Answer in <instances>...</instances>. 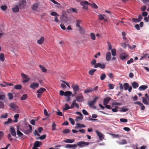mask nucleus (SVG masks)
Listing matches in <instances>:
<instances>
[{
  "label": "nucleus",
  "mask_w": 149,
  "mask_h": 149,
  "mask_svg": "<svg viewBox=\"0 0 149 149\" xmlns=\"http://www.w3.org/2000/svg\"><path fill=\"white\" fill-rule=\"evenodd\" d=\"M9 106L14 109H18V106L14 103H12L9 105Z\"/></svg>",
  "instance_id": "21"
},
{
  "label": "nucleus",
  "mask_w": 149,
  "mask_h": 149,
  "mask_svg": "<svg viewBox=\"0 0 149 149\" xmlns=\"http://www.w3.org/2000/svg\"><path fill=\"white\" fill-rule=\"evenodd\" d=\"M10 131L11 134L14 136H15L16 134L14 128L13 127H10Z\"/></svg>",
  "instance_id": "18"
},
{
  "label": "nucleus",
  "mask_w": 149,
  "mask_h": 149,
  "mask_svg": "<svg viewBox=\"0 0 149 149\" xmlns=\"http://www.w3.org/2000/svg\"><path fill=\"white\" fill-rule=\"evenodd\" d=\"M39 84L38 83H33L30 85V87L33 89H35L39 87Z\"/></svg>",
  "instance_id": "16"
},
{
  "label": "nucleus",
  "mask_w": 149,
  "mask_h": 149,
  "mask_svg": "<svg viewBox=\"0 0 149 149\" xmlns=\"http://www.w3.org/2000/svg\"><path fill=\"white\" fill-rule=\"evenodd\" d=\"M98 98V97H96L94 98L93 101H89L88 102L89 105L91 107H93L94 104L96 102Z\"/></svg>",
  "instance_id": "6"
},
{
  "label": "nucleus",
  "mask_w": 149,
  "mask_h": 149,
  "mask_svg": "<svg viewBox=\"0 0 149 149\" xmlns=\"http://www.w3.org/2000/svg\"><path fill=\"white\" fill-rule=\"evenodd\" d=\"M61 20L64 23H67L68 22V19L66 15L64 14H62V17Z\"/></svg>",
  "instance_id": "11"
},
{
  "label": "nucleus",
  "mask_w": 149,
  "mask_h": 149,
  "mask_svg": "<svg viewBox=\"0 0 149 149\" xmlns=\"http://www.w3.org/2000/svg\"><path fill=\"white\" fill-rule=\"evenodd\" d=\"M5 60L4 56L3 54L1 53L0 54V60L3 62Z\"/></svg>",
  "instance_id": "41"
},
{
  "label": "nucleus",
  "mask_w": 149,
  "mask_h": 149,
  "mask_svg": "<svg viewBox=\"0 0 149 149\" xmlns=\"http://www.w3.org/2000/svg\"><path fill=\"white\" fill-rule=\"evenodd\" d=\"M45 38L44 37L41 36L40 39L37 41V43L40 45L42 44L44 41Z\"/></svg>",
  "instance_id": "19"
},
{
  "label": "nucleus",
  "mask_w": 149,
  "mask_h": 149,
  "mask_svg": "<svg viewBox=\"0 0 149 149\" xmlns=\"http://www.w3.org/2000/svg\"><path fill=\"white\" fill-rule=\"evenodd\" d=\"M19 8L17 6H16L15 7L12 8L13 11L14 13L17 12L19 11Z\"/></svg>",
  "instance_id": "24"
},
{
  "label": "nucleus",
  "mask_w": 149,
  "mask_h": 149,
  "mask_svg": "<svg viewBox=\"0 0 149 149\" xmlns=\"http://www.w3.org/2000/svg\"><path fill=\"white\" fill-rule=\"evenodd\" d=\"M26 1L25 0H20L19 6L20 8H23L25 6Z\"/></svg>",
  "instance_id": "7"
},
{
  "label": "nucleus",
  "mask_w": 149,
  "mask_h": 149,
  "mask_svg": "<svg viewBox=\"0 0 149 149\" xmlns=\"http://www.w3.org/2000/svg\"><path fill=\"white\" fill-rule=\"evenodd\" d=\"M89 144L88 142H86L84 141H81L78 143L77 145L81 147H84L85 145H88Z\"/></svg>",
  "instance_id": "10"
},
{
  "label": "nucleus",
  "mask_w": 149,
  "mask_h": 149,
  "mask_svg": "<svg viewBox=\"0 0 149 149\" xmlns=\"http://www.w3.org/2000/svg\"><path fill=\"white\" fill-rule=\"evenodd\" d=\"M120 145H123L127 144V142L125 140H122V141L121 142H119L118 143Z\"/></svg>",
  "instance_id": "49"
},
{
  "label": "nucleus",
  "mask_w": 149,
  "mask_h": 149,
  "mask_svg": "<svg viewBox=\"0 0 149 149\" xmlns=\"http://www.w3.org/2000/svg\"><path fill=\"white\" fill-rule=\"evenodd\" d=\"M142 15L143 17L147 16L148 15V13L147 12H143L142 13Z\"/></svg>",
  "instance_id": "62"
},
{
  "label": "nucleus",
  "mask_w": 149,
  "mask_h": 149,
  "mask_svg": "<svg viewBox=\"0 0 149 149\" xmlns=\"http://www.w3.org/2000/svg\"><path fill=\"white\" fill-rule=\"evenodd\" d=\"M94 67L95 68L100 67L102 69H104L105 68V65L104 63L101 64L100 63H96L94 66Z\"/></svg>",
  "instance_id": "5"
},
{
  "label": "nucleus",
  "mask_w": 149,
  "mask_h": 149,
  "mask_svg": "<svg viewBox=\"0 0 149 149\" xmlns=\"http://www.w3.org/2000/svg\"><path fill=\"white\" fill-rule=\"evenodd\" d=\"M107 44L108 45V50H111L112 49V46L109 42H107Z\"/></svg>",
  "instance_id": "61"
},
{
  "label": "nucleus",
  "mask_w": 149,
  "mask_h": 149,
  "mask_svg": "<svg viewBox=\"0 0 149 149\" xmlns=\"http://www.w3.org/2000/svg\"><path fill=\"white\" fill-rule=\"evenodd\" d=\"M27 95L26 94L23 95L20 98V99L22 100H25L27 99Z\"/></svg>",
  "instance_id": "43"
},
{
  "label": "nucleus",
  "mask_w": 149,
  "mask_h": 149,
  "mask_svg": "<svg viewBox=\"0 0 149 149\" xmlns=\"http://www.w3.org/2000/svg\"><path fill=\"white\" fill-rule=\"evenodd\" d=\"M132 87L134 88H136L139 86V84L136 82H133L132 84Z\"/></svg>",
  "instance_id": "26"
},
{
  "label": "nucleus",
  "mask_w": 149,
  "mask_h": 149,
  "mask_svg": "<svg viewBox=\"0 0 149 149\" xmlns=\"http://www.w3.org/2000/svg\"><path fill=\"white\" fill-rule=\"evenodd\" d=\"M77 101L79 102H82L84 101V97L81 94H79L76 97Z\"/></svg>",
  "instance_id": "8"
},
{
  "label": "nucleus",
  "mask_w": 149,
  "mask_h": 149,
  "mask_svg": "<svg viewBox=\"0 0 149 149\" xmlns=\"http://www.w3.org/2000/svg\"><path fill=\"white\" fill-rule=\"evenodd\" d=\"M17 134L18 136V137H21V138H22L24 135L19 130L18 128L17 130Z\"/></svg>",
  "instance_id": "33"
},
{
  "label": "nucleus",
  "mask_w": 149,
  "mask_h": 149,
  "mask_svg": "<svg viewBox=\"0 0 149 149\" xmlns=\"http://www.w3.org/2000/svg\"><path fill=\"white\" fill-rule=\"evenodd\" d=\"M108 86L109 87V88L110 89H113L114 86V85L113 84H109L108 85Z\"/></svg>",
  "instance_id": "59"
},
{
  "label": "nucleus",
  "mask_w": 149,
  "mask_h": 149,
  "mask_svg": "<svg viewBox=\"0 0 149 149\" xmlns=\"http://www.w3.org/2000/svg\"><path fill=\"white\" fill-rule=\"evenodd\" d=\"M134 61L133 59L132 58H131L130 60H128L127 62V63L129 65L131 63H132Z\"/></svg>",
  "instance_id": "54"
},
{
  "label": "nucleus",
  "mask_w": 149,
  "mask_h": 149,
  "mask_svg": "<svg viewBox=\"0 0 149 149\" xmlns=\"http://www.w3.org/2000/svg\"><path fill=\"white\" fill-rule=\"evenodd\" d=\"M69 120L72 125H74L75 122L74 119L71 118H69Z\"/></svg>",
  "instance_id": "51"
},
{
  "label": "nucleus",
  "mask_w": 149,
  "mask_h": 149,
  "mask_svg": "<svg viewBox=\"0 0 149 149\" xmlns=\"http://www.w3.org/2000/svg\"><path fill=\"white\" fill-rule=\"evenodd\" d=\"M39 67L41 69L43 72H47V70L44 66L40 65H39Z\"/></svg>",
  "instance_id": "32"
},
{
  "label": "nucleus",
  "mask_w": 149,
  "mask_h": 149,
  "mask_svg": "<svg viewBox=\"0 0 149 149\" xmlns=\"http://www.w3.org/2000/svg\"><path fill=\"white\" fill-rule=\"evenodd\" d=\"M93 90V89L92 88H90L88 89L85 90L84 91V93L86 94L92 92Z\"/></svg>",
  "instance_id": "31"
},
{
  "label": "nucleus",
  "mask_w": 149,
  "mask_h": 149,
  "mask_svg": "<svg viewBox=\"0 0 149 149\" xmlns=\"http://www.w3.org/2000/svg\"><path fill=\"white\" fill-rule=\"evenodd\" d=\"M46 90V89L43 88H41L40 89L37 90L36 92L37 93H38L37 95V97L40 98L44 92H45Z\"/></svg>",
  "instance_id": "1"
},
{
  "label": "nucleus",
  "mask_w": 149,
  "mask_h": 149,
  "mask_svg": "<svg viewBox=\"0 0 149 149\" xmlns=\"http://www.w3.org/2000/svg\"><path fill=\"white\" fill-rule=\"evenodd\" d=\"M22 86L21 85L19 84L15 86L14 88L16 89H22Z\"/></svg>",
  "instance_id": "46"
},
{
  "label": "nucleus",
  "mask_w": 149,
  "mask_h": 149,
  "mask_svg": "<svg viewBox=\"0 0 149 149\" xmlns=\"http://www.w3.org/2000/svg\"><path fill=\"white\" fill-rule=\"evenodd\" d=\"M72 92L70 91H66L65 93L64 96L65 97L70 96Z\"/></svg>",
  "instance_id": "37"
},
{
  "label": "nucleus",
  "mask_w": 149,
  "mask_h": 149,
  "mask_svg": "<svg viewBox=\"0 0 149 149\" xmlns=\"http://www.w3.org/2000/svg\"><path fill=\"white\" fill-rule=\"evenodd\" d=\"M106 57V59L107 61H110L111 57V56L110 52H108L107 53Z\"/></svg>",
  "instance_id": "17"
},
{
  "label": "nucleus",
  "mask_w": 149,
  "mask_h": 149,
  "mask_svg": "<svg viewBox=\"0 0 149 149\" xmlns=\"http://www.w3.org/2000/svg\"><path fill=\"white\" fill-rule=\"evenodd\" d=\"M76 126L75 127V129L85 127H86V126L85 125L82 124H80L79 123H76Z\"/></svg>",
  "instance_id": "20"
},
{
  "label": "nucleus",
  "mask_w": 149,
  "mask_h": 149,
  "mask_svg": "<svg viewBox=\"0 0 149 149\" xmlns=\"http://www.w3.org/2000/svg\"><path fill=\"white\" fill-rule=\"evenodd\" d=\"M111 54L113 56H114L116 55V49H111Z\"/></svg>",
  "instance_id": "45"
},
{
  "label": "nucleus",
  "mask_w": 149,
  "mask_h": 149,
  "mask_svg": "<svg viewBox=\"0 0 149 149\" xmlns=\"http://www.w3.org/2000/svg\"><path fill=\"white\" fill-rule=\"evenodd\" d=\"M77 147V145L76 144H74V145L68 144L65 145V147L66 148H69L75 149Z\"/></svg>",
  "instance_id": "14"
},
{
  "label": "nucleus",
  "mask_w": 149,
  "mask_h": 149,
  "mask_svg": "<svg viewBox=\"0 0 149 149\" xmlns=\"http://www.w3.org/2000/svg\"><path fill=\"white\" fill-rule=\"evenodd\" d=\"M74 139H67L63 141V142L66 143H72L74 141Z\"/></svg>",
  "instance_id": "23"
},
{
  "label": "nucleus",
  "mask_w": 149,
  "mask_h": 149,
  "mask_svg": "<svg viewBox=\"0 0 149 149\" xmlns=\"http://www.w3.org/2000/svg\"><path fill=\"white\" fill-rule=\"evenodd\" d=\"M105 15H102L100 14L98 15V19L100 20H102L103 19H104V16Z\"/></svg>",
  "instance_id": "30"
},
{
  "label": "nucleus",
  "mask_w": 149,
  "mask_h": 149,
  "mask_svg": "<svg viewBox=\"0 0 149 149\" xmlns=\"http://www.w3.org/2000/svg\"><path fill=\"white\" fill-rule=\"evenodd\" d=\"M56 125L54 123L52 125V130L53 131H54L56 129Z\"/></svg>",
  "instance_id": "58"
},
{
  "label": "nucleus",
  "mask_w": 149,
  "mask_h": 149,
  "mask_svg": "<svg viewBox=\"0 0 149 149\" xmlns=\"http://www.w3.org/2000/svg\"><path fill=\"white\" fill-rule=\"evenodd\" d=\"M46 134H43L42 135H41L40 137H39L38 138H36V139H40L41 140H43L46 138Z\"/></svg>",
  "instance_id": "48"
},
{
  "label": "nucleus",
  "mask_w": 149,
  "mask_h": 149,
  "mask_svg": "<svg viewBox=\"0 0 149 149\" xmlns=\"http://www.w3.org/2000/svg\"><path fill=\"white\" fill-rule=\"evenodd\" d=\"M90 36L91 39L93 40H95L96 38L95 34L93 33H90Z\"/></svg>",
  "instance_id": "44"
},
{
  "label": "nucleus",
  "mask_w": 149,
  "mask_h": 149,
  "mask_svg": "<svg viewBox=\"0 0 149 149\" xmlns=\"http://www.w3.org/2000/svg\"><path fill=\"white\" fill-rule=\"evenodd\" d=\"M76 26L77 27H79V28L81 29V27L80 24L81 23V21L80 20H76Z\"/></svg>",
  "instance_id": "34"
},
{
  "label": "nucleus",
  "mask_w": 149,
  "mask_h": 149,
  "mask_svg": "<svg viewBox=\"0 0 149 149\" xmlns=\"http://www.w3.org/2000/svg\"><path fill=\"white\" fill-rule=\"evenodd\" d=\"M111 100V98L109 97L105 98L103 101V104L104 105L107 104L109 101Z\"/></svg>",
  "instance_id": "15"
},
{
  "label": "nucleus",
  "mask_w": 149,
  "mask_h": 149,
  "mask_svg": "<svg viewBox=\"0 0 149 149\" xmlns=\"http://www.w3.org/2000/svg\"><path fill=\"white\" fill-rule=\"evenodd\" d=\"M42 143L41 142L37 141L34 143V146L36 147H38L41 146Z\"/></svg>",
  "instance_id": "22"
},
{
  "label": "nucleus",
  "mask_w": 149,
  "mask_h": 149,
  "mask_svg": "<svg viewBox=\"0 0 149 149\" xmlns=\"http://www.w3.org/2000/svg\"><path fill=\"white\" fill-rule=\"evenodd\" d=\"M38 5L37 3H36L34 4H33L32 5V10H36L37 8H38Z\"/></svg>",
  "instance_id": "29"
},
{
  "label": "nucleus",
  "mask_w": 149,
  "mask_h": 149,
  "mask_svg": "<svg viewBox=\"0 0 149 149\" xmlns=\"http://www.w3.org/2000/svg\"><path fill=\"white\" fill-rule=\"evenodd\" d=\"M89 5L91 6L93 8H97L98 7L95 3L91 4L89 3Z\"/></svg>",
  "instance_id": "47"
},
{
  "label": "nucleus",
  "mask_w": 149,
  "mask_h": 149,
  "mask_svg": "<svg viewBox=\"0 0 149 149\" xmlns=\"http://www.w3.org/2000/svg\"><path fill=\"white\" fill-rule=\"evenodd\" d=\"M96 70H97L95 69L91 70L89 71L88 74L92 76Z\"/></svg>",
  "instance_id": "27"
},
{
  "label": "nucleus",
  "mask_w": 149,
  "mask_h": 149,
  "mask_svg": "<svg viewBox=\"0 0 149 149\" xmlns=\"http://www.w3.org/2000/svg\"><path fill=\"white\" fill-rule=\"evenodd\" d=\"M1 86L2 87H5L8 86L7 82H3L2 84H0Z\"/></svg>",
  "instance_id": "52"
},
{
  "label": "nucleus",
  "mask_w": 149,
  "mask_h": 149,
  "mask_svg": "<svg viewBox=\"0 0 149 149\" xmlns=\"http://www.w3.org/2000/svg\"><path fill=\"white\" fill-rule=\"evenodd\" d=\"M96 132L97 133V135L99 136L100 140L102 141L103 139H104L103 134L97 130L96 131Z\"/></svg>",
  "instance_id": "13"
},
{
  "label": "nucleus",
  "mask_w": 149,
  "mask_h": 149,
  "mask_svg": "<svg viewBox=\"0 0 149 149\" xmlns=\"http://www.w3.org/2000/svg\"><path fill=\"white\" fill-rule=\"evenodd\" d=\"M8 95L10 100H12L13 99V95L11 93H8Z\"/></svg>",
  "instance_id": "56"
},
{
  "label": "nucleus",
  "mask_w": 149,
  "mask_h": 149,
  "mask_svg": "<svg viewBox=\"0 0 149 149\" xmlns=\"http://www.w3.org/2000/svg\"><path fill=\"white\" fill-rule=\"evenodd\" d=\"M147 86L143 85L140 86L139 88V90L140 91H142L145 90L148 88Z\"/></svg>",
  "instance_id": "25"
},
{
  "label": "nucleus",
  "mask_w": 149,
  "mask_h": 149,
  "mask_svg": "<svg viewBox=\"0 0 149 149\" xmlns=\"http://www.w3.org/2000/svg\"><path fill=\"white\" fill-rule=\"evenodd\" d=\"M129 85L128 83H125L123 84V86L125 90H127L128 89Z\"/></svg>",
  "instance_id": "39"
},
{
  "label": "nucleus",
  "mask_w": 149,
  "mask_h": 149,
  "mask_svg": "<svg viewBox=\"0 0 149 149\" xmlns=\"http://www.w3.org/2000/svg\"><path fill=\"white\" fill-rule=\"evenodd\" d=\"M70 109V107L69 105L67 104H65V108L63 109V111L67 110Z\"/></svg>",
  "instance_id": "42"
},
{
  "label": "nucleus",
  "mask_w": 149,
  "mask_h": 149,
  "mask_svg": "<svg viewBox=\"0 0 149 149\" xmlns=\"http://www.w3.org/2000/svg\"><path fill=\"white\" fill-rule=\"evenodd\" d=\"M142 102L146 105H148L149 104V101L148 102L144 97H142Z\"/></svg>",
  "instance_id": "28"
},
{
  "label": "nucleus",
  "mask_w": 149,
  "mask_h": 149,
  "mask_svg": "<svg viewBox=\"0 0 149 149\" xmlns=\"http://www.w3.org/2000/svg\"><path fill=\"white\" fill-rule=\"evenodd\" d=\"M148 56V54H144L140 58V60H143L144 59L146 58Z\"/></svg>",
  "instance_id": "55"
},
{
  "label": "nucleus",
  "mask_w": 149,
  "mask_h": 149,
  "mask_svg": "<svg viewBox=\"0 0 149 149\" xmlns=\"http://www.w3.org/2000/svg\"><path fill=\"white\" fill-rule=\"evenodd\" d=\"M69 132L70 131L68 129H65L63 131V134H68L69 133Z\"/></svg>",
  "instance_id": "57"
},
{
  "label": "nucleus",
  "mask_w": 149,
  "mask_h": 149,
  "mask_svg": "<svg viewBox=\"0 0 149 149\" xmlns=\"http://www.w3.org/2000/svg\"><path fill=\"white\" fill-rule=\"evenodd\" d=\"M121 122L123 123H127V120L126 118H120V119Z\"/></svg>",
  "instance_id": "53"
},
{
  "label": "nucleus",
  "mask_w": 149,
  "mask_h": 149,
  "mask_svg": "<svg viewBox=\"0 0 149 149\" xmlns=\"http://www.w3.org/2000/svg\"><path fill=\"white\" fill-rule=\"evenodd\" d=\"M106 76L105 74L104 73H103L101 74L100 77V79L101 80H103L104 79L106 78Z\"/></svg>",
  "instance_id": "40"
},
{
  "label": "nucleus",
  "mask_w": 149,
  "mask_h": 149,
  "mask_svg": "<svg viewBox=\"0 0 149 149\" xmlns=\"http://www.w3.org/2000/svg\"><path fill=\"white\" fill-rule=\"evenodd\" d=\"M0 8L1 10L4 11L7 9V7L6 5L2 6Z\"/></svg>",
  "instance_id": "50"
},
{
  "label": "nucleus",
  "mask_w": 149,
  "mask_h": 149,
  "mask_svg": "<svg viewBox=\"0 0 149 149\" xmlns=\"http://www.w3.org/2000/svg\"><path fill=\"white\" fill-rule=\"evenodd\" d=\"M21 74L22 78L23 79V83H26L29 81L30 79L29 77V76H28L26 75L25 74L23 73H21Z\"/></svg>",
  "instance_id": "3"
},
{
  "label": "nucleus",
  "mask_w": 149,
  "mask_h": 149,
  "mask_svg": "<svg viewBox=\"0 0 149 149\" xmlns=\"http://www.w3.org/2000/svg\"><path fill=\"white\" fill-rule=\"evenodd\" d=\"M50 15L52 16H55L56 17H58L59 16V14H58L57 13L55 12H52L50 13Z\"/></svg>",
  "instance_id": "38"
},
{
  "label": "nucleus",
  "mask_w": 149,
  "mask_h": 149,
  "mask_svg": "<svg viewBox=\"0 0 149 149\" xmlns=\"http://www.w3.org/2000/svg\"><path fill=\"white\" fill-rule=\"evenodd\" d=\"M134 104H137L141 107V110H144L145 109V107L143 104L139 101L134 102Z\"/></svg>",
  "instance_id": "12"
},
{
  "label": "nucleus",
  "mask_w": 149,
  "mask_h": 149,
  "mask_svg": "<svg viewBox=\"0 0 149 149\" xmlns=\"http://www.w3.org/2000/svg\"><path fill=\"white\" fill-rule=\"evenodd\" d=\"M141 10L142 11L145 10L146 9V6L144 5L141 8Z\"/></svg>",
  "instance_id": "64"
},
{
  "label": "nucleus",
  "mask_w": 149,
  "mask_h": 149,
  "mask_svg": "<svg viewBox=\"0 0 149 149\" xmlns=\"http://www.w3.org/2000/svg\"><path fill=\"white\" fill-rule=\"evenodd\" d=\"M91 64L93 65H95L97 63H96V60L95 59H93V60L91 62Z\"/></svg>",
  "instance_id": "63"
},
{
  "label": "nucleus",
  "mask_w": 149,
  "mask_h": 149,
  "mask_svg": "<svg viewBox=\"0 0 149 149\" xmlns=\"http://www.w3.org/2000/svg\"><path fill=\"white\" fill-rule=\"evenodd\" d=\"M80 4L82 6V9L85 10H88V5H89V3L87 1H81L80 2Z\"/></svg>",
  "instance_id": "2"
},
{
  "label": "nucleus",
  "mask_w": 149,
  "mask_h": 149,
  "mask_svg": "<svg viewBox=\"0 0 149 149\" xmlns=\"http://www.w3.org/2000/svg\"><path fill=\"white\" fill-rule=\"evenodd\" d=\"M113 137L115 138H118L120 137V136L119 134H111Z\"/></svg>",
  "instance_id": "60"
},
{
  "label": "nucleus",
  "mask_w": 149,
  "mask_h": 149,
  "mask_svg": "<svg viewBox=\"0 0 149 149\" xmlns=\"http://www.w3.org/2000/svg\"><path fill=\"white\" fill-rule=\"evenodd\" d=\"M129 57V55L125 53H122L119 55L120 59L122 60H124Z\"/></svg>",
  "instance_id": "9"
},
{
  "label": "nucleus",
  "mask_w": 149,
  "mask_h": 149,
  "mask_svg": "<svg viewBox=\"0 0 149 149\" xmlns=\"http://www.w3.org/2000/svg\"><path fill=\"white\" fill-rule=\"evenodd\" d=\"M83 115H82L81 116H78L75 118V120L76 122H78L79 120H82L83 119Z\"/></svg>",
  "instance_id": "36"
},
{
  "label": "nucleus",
  "mask_w": 149,
  "mask_h": 149,
  "mask_svg": "<svg viewBox=\"0 0 149 149\" xmlns=\"http://www.w3.org/2000/svg\"><path fill=\"white\" fill-rule=\"evenodd\" d=\"M72 88L73 89V91L74 94H76L77 92L79 90V87L77 84L73 85L72 86Z\"/></svg>",
  "instance_id": "4"
},
{
  "label": "nucleus",
  "mask_w": 149,
  "mask_h": 149,
  "mask_svg": "<svg viewBox=\"0 0 149 149\" xmlns=\"http://www.w3.org/2000/svg\"><path fill=\"white\" fill-rule=\"evenodd\" d=\"M128 110L129 109L128 108L123 107L121 108L120 110H119V111L121 112H124L128 111Z\"/></svg>",
  "instance_id": "35"
}]
</instances>
